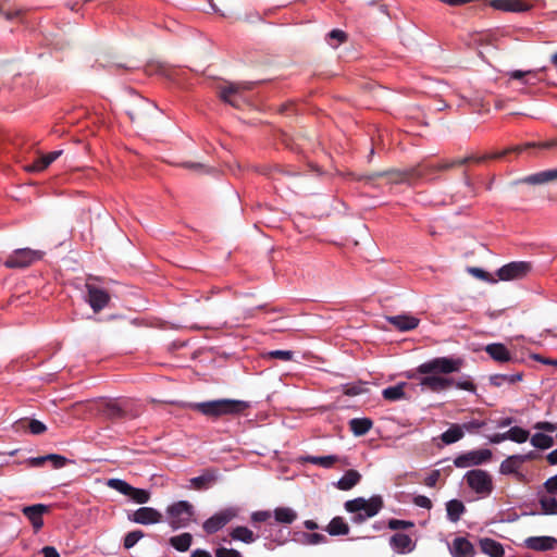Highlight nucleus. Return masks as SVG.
<instances>
[{"label": "nucleus", "mask_w": 557, "mask_h": 557, "mask_svg": "<svg viewBox=\"0 0 557 557\" xmlns=\"http://www.w3.org/2000/svg\"><path fill=\"white\" fill-rule=\"evenodd\" d=\"M253 83L247 82L242 84H228L220 89V98L234 108H239L244 102L242 91L244 89H251Z\"/></svg>", "instance_id": "11"}, {"label": "nucleus", "mask_w": 557, "mask_h": 557, "mask_svg": "<svg viewBox=\"0 0 557 557\" xmlns=\"http://www.w3.org/2000/svg\"><path fill=\"white\" fill-rule=\"evenodd\" d=\"M414 505L418 507L424 508V509H431L432 508V502L429 497L424 495H418L413 498Z\"/></svg>", "instance_id": "56"}, {"label": "nucleus", "mask_w": 557, "mask_h": 557, "mask_svg": "<svg viewBox=\"0 0 557 557\" xmlns=\"http://www.w3.org/2000/svg\"><path fill=\"white\" fill-rule=\"evenodd\" d=\"M27 428H28L29 432L34 435L42 434L47 430L46 424L36 419L28 421Z\"/></svg>", "instance_id": "50"}, {"label": "nucleus", "mask_w": 557, "mask_h": 557, "mask_svg": "<svg viewBox=\"0 0 557 557\" xmlns=\"http://www.w3.org/2000/svg\"><path fill=\"white\" fill-rule=\"evenodd\" d=\"M479 546L481 552L490 557H503L505 555L504 546L494 539H480Z\"/></svg>", "instance_id": "20"}, {"label": "nucleus", "mask_w": 557, "mask_h": 557, "mask_svg": "<svg viewBox=\"0 0 557 557\" xmlns=\"http://www.w3.org/2000/svg\"><path fill=\"white\" fill-rule=\"evenodd\" d=\"M348 424L355 436H362L372 429L373 421L370 418H354Z\"/></svg>", "instance_id": "27"}, {"label": "nucleus", "mask_w": 557, "mask_h": 557, "mask_svg": "<svg viewBox=\"0 0 557 557\" xmlns=\"http://www.w3.org/2000/svg\"><path fill=\"white\" fill-rule=\"evenodd\" d=\"M544 488L548 494L556 495L557 494V474L548 478L544 482Z\"/></svg>", "instance_id": "54"}, {"label": "nucleus", "mask_w": 557, "mask_h": 557, "mask_svg": "<svg viewBox=\"0 0 557 557\" xmlns=\"http://www.w3.org/2000/svg\"><path fill=\"white\" fill-rule=\"evenodd\" d=\"M534 144H531V143H528L525 144L524 146H511L509 147L508 149H504V150H500V151H497L493 154H490V156H484V157H481V158H478L475 159L478 162H481L485 159H499V158H504L506 154L510 153V152H516V153H520L522 152L523 150H525L527 148H530V147H533Z\"/></svg>", "instance_id": "40"}, {"label": "nucleus", "mask_w": 557, "mask_h": 557, "mask_svg": "<svg viewBox=\"0 0 557 557\" xmlns=\"http://www.w3.org/2000/svg\"><path fill=\"white\" fill-rule=\"evenodd\" d=\"M103 413L110 419H122L126 416L125 403L109 400L104 405Z\"/></svg>", "instance_id": "28"}, {"label": "nucleus", "mask_w": 557, "mask_h": 557, "mask_svg": "<svg viewBox=\"0 0 557 557\" xmlns=\"http://www.w3.org/2000/svg\"><path fill=\"white\" fill-rule=\"evenodd\" d=\"M215 557H243V555L234 548L219 547L215 549Z\"/></svg>", "instance_id": "51"}, {"label": "nucleus", "mask_w": 557, "mask_h": 557, "mask_svg": "<svg viewBox=\"0 0 557 557\" xmlns=\"http://www.w3.org/2000/svg\"><path fill=\"white\" fill-rule=\"evenodd\" d=\"M44 252L33 250L30 248H20L14 250L4 261V265L9 269L26 268L33 262L40 260Z\"/></svg>", "instance_id": "7"}, {"label": "nucleus", "mask_w": 557, "mask_h": 557, "mask_svg": "<svg viewBox=\"0 0 557 557\" xmlns=\"http://www.w3.org/2000/svg\"><path fill=\"white\" fill-rule=\"evenodd\" d=\"M127 519L134 523L150 525L162 521V513L152 507H140L127 516Z\"/></svg>", "instance_id": "12"}, {"label": "nucleus", "mask_w": 557, "mask_h": 557, "mask_svg": "<svg viewBox=\"0 0 557 557\" xmlns=\"http://www.w3.org/2000/svg\"><path fill=\"white\" fill-rule=\"evenodd\" d=\"M414 523L409 520H400V519H391L388 521V528L391 530H406L413 528Z\"/></svg>", "instance_id": "48"}, {"label": "nucleus", "mask_w": 557, "mask_h": 557, "mask_svg": "<svg viewBox=\"0 0 557 557\" xmlns=\"http://www.w3.org/2000/svg\"><path fill=\"white\" fill-rule=\"evenodd\" d=\"M46 458H48V461L51 462L53 469H61L69 461L64 456L58 454L46 455Z\"/></svg>", "instance_id": "49"}, {"label": "nucleus", "mask_w": 557, "mask_h": 557, "mask_svg": "<svg viewBox=\"0 0 557 557\" xmlns=\"http://www.w3.org/2000/svg\"><path fill=\"white\" fill-rule=\"evenodd\" d=\"M230 536L232 537V540L239 541L245 544H251V543L256 542V540L258 539V535H256L247 527H243V525H238V527L234 528L231 531Z\"/></svg>", "instance_id": "32"}, {"label": "nucleus", "mask_w": 557, "mask_h": 557, "mask_svg": "<svg viewBox=\"0 0 557 557\" xmlns=\"http://www.w3.org/2000/svg\"><path fill=\"white\" fill-rule=\"evenodd\" d=\"M465 433L459 424H453L441 435V440L446 444L450 445L463 437Z\"/></svg>", "instance_id": "36"}, {"label": "nucleus", "mask_w": 557, "mask_h": 557, "mask_svg": "<svg viewBox=\"0 0 557 557\" xmlns=\"http://www.w3.org/2000/svg\"><path fill=\"white\" fill-rule=\"evenodd\" d=\"M450 553L454 557H473L475 550L466 537H456L450 546Z\"/></svg>", "instance_id": "18"}, {"label": "nucleus", "mask_w": 557, "mask_h": 557, "mask_svg": "<svg viewBox=\"0 0 557 557\" xmlns=\"http://www.w3.org/2000/svg\"><path fill=\"white\" fill-rule=\"evenodd\" d=\"M530 443L534 448L544 450L554 445V438L550 435L537 432L531 436Z\"/></svg>", "instance_id": "39"}, {"label": "nucleus", "mask_w": 557, "mask_h": 557, "mask_svg": "<svg viewBox=\"0 0 557 557\" xmlns=\"http://www.w3.org/2000/svg\"><path fill=\"white\" fill-rule=\"evenodd\" d=\"M507 440H508L507 432H505V433H495V434L488 436V442L491 444H499V443H502L504 441H507Z\"/></svg>", "instance_id": "59"}, {"label": "nucleus", "mask_w": 557, "mask_h": 557, "mask_svg": "<svg viewBox=\"0 0 557 557\" xmlns=\"http://www.w3.org/2000/svg\"><path fill=\"white\" fill-rule=\"evenodd\" d=\"M301 462L311 463L319 466L324 469L332 468L336 462L341 460V457L337 455H327V456H312L306 455L299 458Z\"/></svg>", "instance_id": "22"}, {"label": "nucleus", "mask_w": 557, "mask_h": 557, "mask_svg": "<svg viewBox=\"0 0 557 557\" xmlns=\"http://www.w3.org/2000/svg\"><path fill=\"white\" fill-rule=\"evenodd\" d=\"M523 374L521 372L512 373V374H493L490 376V383L493 386L500 387L504 384L512 385L519 381H521Z\"/></svg>", "instance_id": "33"}, {"label": "nucleus", "mask_w": 557, "mask_h": 557, "mask_svg": "<svg viewBox=\"0 0 557 557\" xmlns=\"http://www.w3.org/2000/svg\"><path fill=\"white\" fill-rule=\"evenodd\" d=\"M473 159V157H468L462 159H456L453 161L426 162L406 171L388 170L373 172L370 174L358 176L357 180L363 181L369 186H376V181L380 178H386L387 183L389 184H411L413 180L432 181L437 177L438 172L448 170L455 165H463L468 161Z\"/></svg>", "instance_id": "2"}, {"label": "nucleus", "mask_w": 557, "mask_h": 557, "mask_svg": "<svg viewBox=\"0 0 557 557\" xmlns=\"http://www.w3.org/2000/svg\"><path fill=\"white\" fill-rule=\"evenodd\" d=\"M108 486L114 491L127 496L129 491H133V486L122 479L112 478L108 480Z\"/></svg>", "instance_id": "43"}, {"label": "nucleus", "mask_w": 557, "mask_h": 557, "mask_svg": "<svg viewBox=\"0 0 557 557\" xmlns=\"http://www.w3.org/2000/svg\"><path fill=\"white\" fill-rule=\"evenodd\" d=\"M86 289V301L89 304L94 312H99L108 306L110 295L106 289L91 284H87Z\"/></svg>", "instance_id": "13"}, {"label": "nucleus", "mask_w": 557, "mask_h": 557, "mask_svg": "<svg viewBox=\"0 0 557 557\" xmlns=\"http://www.w3.org/2000/svg\"><path fill=\"white\" fill-rule=\"evenodd\" d=\"M271 517V511L269 510H258L251 513L252 522H264Z\"/></svg>", "instance_id": "55"}, {"label": "nucleus", "mask_w": 557, "mask_h": 557, "mask_svg": "<svg viewBox=\"0 0 557 557\" xmlns=\"http://www.w3.org/2000/svg\"><path fill=\"white\" fill-rule=\"evenodd\" d=\"M62 150H54L47 154L40 157L34 164L30 166L33 171H42L47 169L53 161H55L61 154Z\"/></svg>", "instance_id": "37"}, {"label": "nucleus", "mask_w": 557, "mask_h": 557, "mask_svg": "<svg viewBox=\"0 0 557 557\" xmlns=\"http://www.w3.org/2000/svg\"><path fill=\"white\" fill-rule=\"evenodd\" d=\"M469 272L473 276L481 278V280H485V281L487 280V276H488V273L481 268H470Z\"/></svg>", "instance_id": "60"}, {"label": "nucleus", "mask_w": 557, "mask_h": 557, "mask_svg": "<svg viewBox=\"0 0 557 557\" xmlns=\"http://www.w3.org/2000/svg\"><path fill=\"white\" fill-rule=\"evenodd\" d=\"M265 356L268 358H270V359H280V360H283V361H289L294 357V351H292V350H281V349L270 350V351L267 352Z\"/></svg>", "instance_id": "46"}, {"label": "nucleus", "mask_w": 557, "mask_h": 557, "mask_svg": "<svg viewBox=\"0 0 557 557\" xmlns=\"http://www.w3.org/2000/svg\"><path fill=\"white\" fill-rule=\"evenodd\" d=\"M49 511V506L45 504H35L25 506L22 509L23 515L29 520L35 531L44 527L42 516Z\"/></svg>", "instance_id": "14"}, {"label": "nucleus", "mask_w": 557, "mask_h": 557, "mask_svg": "<svg viewBox=\"0 0 557 557\" xmlns=\"http://www.w3.org/2000/svg\"><path fill=\"white\" fill-rule=\"evenodd\" d=\"M517 456L519 458V461L523 465L524 462H527L529 460H533V459L537 458L539 455L534 450H531L528 454H523V455L517 454Z\"/></svg>", "instance_id": "63"}, {"label": "nucleus", "mask_w": 557, "mask_h": 557, "mask_svg": "<svg viewBox=\"0 0 557 557\" xmlns=\"http://www.w3.org/2000/svg\"><path fill=\"white\" fill-rule=\"evenodd\" d=\"M329 39H336L338 42H343L346 39V34L339 29H333L329 33Z\"/></svg>", "instance_id": "58"}, {"label": "nucleus", "mask_w": 557, "mask_h": 557, "mask_svg": "<svg viewBox=\"0 0 557 557\" xmlns=\"http://www.w3.org/2000/svg\"><path fill=\"white\" fill-rule=\"evenodd\" d=\"M465 366V359L456 356L435 357L422 362L416 368L420 377L419 385L422 389L441 393L449 387L466 391L476 395V385L471 375L463 373L458 379L447 376L459 372Z\"/></svg>", "instance_id": "1"}, {"label": "nucleus", "mask_w": 557, "mask_h": 557, "mask_svg": "<svg viewBox=\"0 0 557 557\" xmlns=\"http://www.w3.org/2000/svg\"><path fill=\"white\" fill-rule=\"evenodd\" d=\"M169 542L174 549L184 553L189 549L193 543V535L190 533L185 532L180 535L170 537Z\"/></svg>", "instance_id": "34"}, {"label": "nucleus", "mask_w": 557, "mask_h": 557, "mask_svg": "<svg viewBox=\"0 0 557 557\" xmlns=\"http://www.w3.org/2000/svg\"><path fill=\"white\" fill-rule=\"evenodd\" d=\"M465 511L466 507L459 499H450L446 503L447 519L450 522H458Z\"/></svg>", "instance_id": "31"}, {"label": "nucleus", "mask_w": 557, "mask_h": 557, "mask_svg": "<svg viewBox=\"0 0 557 557\" xmlns=\"http://www.w3.org/2000/svg\"><path fill=\"white\" fill-rule=\"evenodd\" d=\"M522 463L519 461L517 455H511L502 461L499 466V473L503 475H516L519 480L523 478V474L519 472Z\"/></svg>", "instance_id": "21"}, {"label": "nucleus", "mask_w": 557, "mask_h": 557, "mask_svg": "<svg viewBox=\"0 0 557 557\" xmlns=\"http://www.w3.org/2000/svg\"><path fill=\"white\" fill-rule=\"evenodd\" d=\"M491 7L503 12H525L529 5L521 0H492Z\"/></svg>", "instance_id": "19"}, {"label": "nucleus", "mask_w": 557, "mask_h": 557, "mask_svg": "<svg viewBox=\"0 0 557 557\" xmlns=\"http://www.w3.org/2000/svg\"><path fill=\"white\" fill-rule=\"evenodd\" d=\"M166 521L172 530L187 528L194 521L195 508L187 500H178L168 506Z\"/></svg>", "instance_id": "5"}, {"label": "nucleus", "mask_w": 557, "mask_h": 557, "mask_svg": "<svg viewBox=\"0 0 557 557\" xmlns=\"http://www.w3.org/2000/svg\"><path fill=\"white\" fill-rule=\"evenodd\" d=\"M237 516V509L233 507L225 508L215 512L213 516L208 518L203 523L202 528L207 534H214L223 529L232 519Z\"/></svg>", "instance_id": "10"}, {"label": "nucleus", "mask_w": 557, "mask_h": 557, "mask_svg": "<svg viewBox=\"0 0 557 557\" xmlns=\"http://www.w3.org/2000/svg\"><path fill=\"white\" fill-rule=\"evenodd\" d=\"M532 270V263L529 261H512L504 264L497 270L500 281L521 280Z\"/></svg>", "instance_id": "9"}, {"label": "nucleus", "mask_w": 557, "mask_h": 557, "mask_svg": "<svg viewBox=\"0 0 557 557\" xmlns=\"http://www.w3.org/2000/svg\"><path fill=\"white\" fill-rule=\"evenodd\" d=\"M408 384L406 382L397 383L396 385L388 386L382 391V396L385 400L388 401H398L401 399H407V395L404 391L405 386Z\"/></svg>", "instance_id": "29"}, {"label": "nucleus", "mask_w": 557, "mask_h": 557, "mask_svg": "<svg viewBox=\"0 0 557 557\" xmlns=\"http://www.w3.org/2000/svg\"><path fill=\"white\" fill-rule=\"evenodd\" d=\"M543 515H557V498L553 496H541L539 499Z\"/></svg>", "instance_id": "42"}, {"label": "nucleus", "mask_w": 557, "mask_h": 557, "mask_svg": "<svg viewBox=\"0 0 557 557\" xmlns=\"http://www.w3.org/2000/svg\"><path fill=\"white\" fill-rule=\"evenodd\" d=\"M555 180H557V169H550L528 175L521 182L529 185H542Z\"/></svg>", "instance_id": "23"}, {"label": "nucleus", "mask_w": 557, "mask_h": 557, "mask_svg": "<svg viewBox=\"0 0 557 557\" xmlns=\"http://www.w3.org/2000/svg\"><path fill=\"white\" fill-rule=\"evenodd\" d=\"M386 320L396 330L400 332H408L418 327L420 320L410 314H398L386 317Z\"/></svg>", "instance_id": "15"}, {"label": "nucleus", "mask_w": 557, "mask_h": 557, "mask_svg": "<svg viewBox=\"0 0 557 557\" xmlns=\"http://www.w3.org/2000/svg\"><path fill=\"white\" fill-rule=\"evenodd\" d=\"M392 549L398 554H407L413 550L414 543L411 537L405 533H395L389 539Z\"/></svg>", "instance_id": "17"}, {"label": "nucleus", "mask_w": 557, "mask_h": 557, "mask_svg": "<svg viewBox=\"0 0 557 557\" xmlns=\"http://www.w3.org/2000/svg\"><path fill=\"white\" fill-rule=\"evenodd\" d=\"M525 547L536 552H546L554 549L557 540L553 536H530L524 541Z\"/></svg>", "instance_id": "16"}, {"label": "nucleus", "mask_w": 557, "mask_h": 557, "mask_svg": "<svg viewBox=\"0 0 557 557\" xmlns=\"http://www.w3.org/2000/svg\"><path fill=\"white\" fill-rule=\"evenodd\" d=\"M273 517L277 523L292 524L297 520L298 515L290 507H276L273 510Z\"/></svg>", "instance_id": "30"}, {"label": "nucleus", "mask_w": 557, "mask_h": 557, "mask_svg": "<svg viewBox=\"0 0 557 557\" xmlns=\"http://www.w3.org/2000/svg\"><path fill=\"white\" fill-rule=\"evenodd\" d=\"M127 496L137 504H146L150 499V492L148 490L133 486V491H129Z\"/></svg>", "instance_id": "45"}, {"label": "nucleus", "mask_w": 557, "mask_h": 557, "mask_svg": "<svg viewBox=\"0 0 557 557\" xmlns=\"http://www.w3.org/2000/svg\"><path fill=\"white\" fill-rule=\"evenodd\" d=\"M485 425V422L484 421H481V420H471V421H468V422H465L462 425H460L462 428V431H468V432H474L481 428H483Z\"/></svg>", "instance_id": "53"}, {"label": "nucleus", "mask_w": 557, "mask_h": 557, "mask_svg": "<svg viewBox=\"0 0 557 557\" xmlns=\"http://www.w3.org/2000/svg\"><path fill=\"white\" fill-rule=\"evenodd\" d=\"M326 531L332 536L347 535L349 533V527L342 517H334L330 521Z\"/></svg>", "instance_id": "35"}, {"label": "nucleus", "mask_w": 557, "mask_h": 557, "mask_svg": "<svg viewBox=\"0 0 557 557\" xmlns=\"http://www.w3.org/2000/svg\"><path fill=\"white\" fill-rule=\"evenodd\" d=\"M145 533L141 530H134L128 532L123 540V546L125 549L133 548L143 537Z\"/></svg>", "instance_id": "44"}, {"label": "nucleus", "mask_w": 557, "mask_h": 557, "mask_svg": "<svg viewBox=\"0 0 557 557\" xmlns=\"http://www.w3.org/2000/svg\"><path fill=\"white\" fill-rule=\"evenodd\" d=\"M47 461H48V458H46V455L39 456V457H33V458L28 459V463L32 467H41Z\"/></svg>", "instance_id": "62"}, {"label": "nucleus", "mask_w": 557, "mask_h": 557, "mask_svg": "<svg viewBox=\"0 0 557 557\" xmlns=\"http://www.w3.org/2000/svg\"><path fill=\"white\" fill-rule=\"evenodd\" d=\"M509 78L520 81L525 85H533L537 81V73L535 71H521L515 70L508 73Z\"/></svg>", "instance_id": "38"}, {"label": "nucleus", "mask_w": 557, "mask_h": 557, "mask_svg": "<svg viewBox=\"0 0 557 557\" xmlns=\"http://www.w3.org/2000/svg\"><path fill=\"white\" fill-rule=\"evenodd\" d=\"M344 508L351 515L350 520L355 524H361L368 519L376 516L383 508V499L380 495H373L369 499L357 497L347 500Z\"/></svg>", "instance_id": "4"}, {"label": "nucleus", "mask_w": 557, "mask_h": 557, "mask_svg": "<svg viewBox=\"0 0 557 557\" xmlns=\"http://www.w3.org/2000/svg\"><path fill=\"white\" fill-rule=\"evenodd\" d=\"M530 432L521 426H512L507 431L508 441L522 444L528 441Z\"/></svg>", "instance_id": "41"}, {"label": "nucleus", "mask_w": 557, "mask_h": 557, "mask_svg": "<svg viewBox=\"0 0 557 557\" xmlns=\"http://www.w3.org/2000/svg\"><path fill=\"white\" fill-rule=\"evenodd\" d=\"M44 557H60V554L53 546H45L41 549Z\"/></svg>", "instance_id": "61"}, {"label": "nucleus", "mask_w": 557, "mask_h": 557, "mask_svg": "<svg viewBox=\"0 0 557 557\" xmlns=\"http://www.w3.org/2000/svg\"><path fill=\"white\" fill-rule=\"evenodd\" d=\"M361 480V474L354 469L347 470L343 476L335 483L341 491H349L356 486Z\"/></svg>", "instance_id": "25"}, {"label": "nucleus", "mask_w": 557, "mask_h": 557, "mask_svg": "<svg viewBox=\"0 0 557 557\" xmlns=\"http://www.w3.org/2000/svg\"><path fill=\"white\" fill-rule=\"evenodd\" d=\"M546 459H547L549 465H552V466L557 465V449H555V450L550 451L549 454H547Z\"/></svg>", "instance_id": "64"}, {"label": "nucleus", "mask_w": 557, "mask_h": 557, "mask_svg": "<svg viewBox=\"0 0 557 557\" xmlns=\"http://www.w3.org/2000/svg\"><path fill=\"white\" fill-rule=\"evenodd\" d=\"M212 476L209 474H202L190 479V485L194 488L202 490L207 487V484L212 481Z\"/></svg>", "instance_id": "47"}, {"label": "nucleus", "mask_w": 557, "mask_h": 557, "mask_svg": "<svg viewBox=\"0 0 557 557\" xmlns=\"http://www.w3.org/2000/svg\"><path fill=\"white\" fill-rule=\"evenodd\" d=\"M184 407L197 411L207 418L219 419L224 416H238L249 405L244 400L221 398L200 403H187Z\"/></svg>", "instance_id": "3"}, {"label": "nucleus", "mask_w": 557, "mask_h": 557, "mask_svg": "<svg viewBox=\"0 0 557 557\" xmlns=\"http://www.w3.org/2000/svg\"><path fill=\"white\" fill-rule=\"evenodd\" d=\"M486 354L494 360L506 362L511 359L510 352L504 344L493 343L485 347Z\"/></svg>", "instance_id": "26"}, {"label": "nucleus", "mask_w": 557, "mask_h": 557, "mask_svg": "<svg viewBox=\"0 0 557 557\" xmlns=\"http://www.w3.org/2000/svg\"><path fill=\"white\" fill-rule=\"evenodd\" d=\"M468 486L481 497H487L494 490L493 479L486 470L473 469L465 474Z\"/></svg>", "instance_id": "6"}, {"label": "nucleus", "mask_w": 557, "mask_h": 557, "mask_svg": "<svg viewBox=\"0 0 557 557\" xmlns=\"http://www.w3.org/2000/svg\"><path fill=\"white\" fill-rule=\"evenodd\" d=\"M438 478H440V472L438 470H434L432 471L429 476L425 479V484L429 486V487H434L438 481Z\"/></svg>", "instance_id": "57"}, {"label": "nucleus", "mask_w": 557, "mask_h": 557, "mask_svg": "<svg viewBox=\"0 0 557 557\" xmlns=\"http://www.w3.org/2000/svg\"><path fill=\"white\" fill-rule=\"evenodd\" d=\"M492 457L493 453L488 448L473 449L458 455L454 459V466L460 469L481 466L488 462Z\"/></svg>", "instance_id": "8"}, {"label": "nucleus", "mask_w": 557, "mask_h": 557, "mask_svg": "<svg viewBox=\"0 0 557 557\" xmlns=\"http://www.w3.org/2000/svg\"><path fill=\"white\" fill-rule=\"evenodd\" d=\"M293 541L300 545H318L325 543L327 537L322 533L295 532Z\"/></svg>", "instance_id": "24"}, {"label": "nucleus", "mask_w": 557, "mask_h": 557, "mask_svg": "<svg viewBox=\"0 0 557 557\" xmlns=\"http://www.w3.org/2000/svg\"><path fill=\"white\" fill-rule=\"evenodd\" d=\"M535 430L543 432H555L557 430V424L549 422V421H540L536 422L533 426Z\"/></svg>", "instance_id": "52"}]
</instances>
